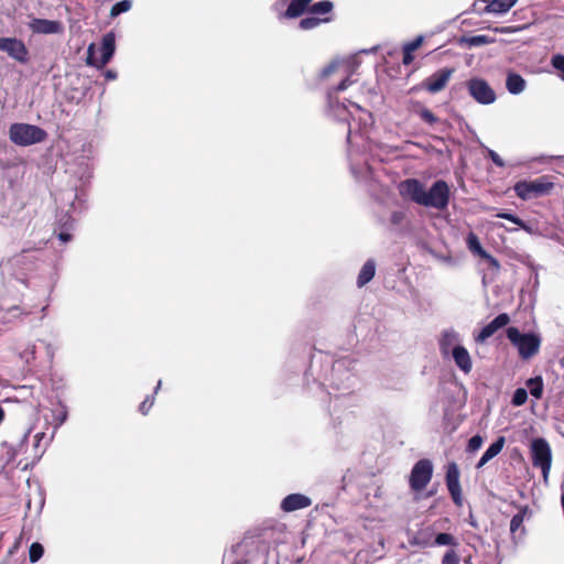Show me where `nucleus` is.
<instances>
[{
	"instance_id": "obj_1",
	"label": "nucleus",
	"mask_w": 564,
	"mask_h": 564,
	"mask_svg": "<svg viewBox=\"0 0 564 564\" xmlns=\"http://www.w3.org/2000/svg\"><path fill=\"white\" fill-rule=\"evenodd\" d=\"M355 69L356 64L352 57H336L319 73V79L335 77L339 80L336 86L327 90V102L329 110L338 120L348 122L347 141L350 145L354 144L357 133L367 135L373 123L372 115L369 111L351 101L340 102L337 98V94L351 84L350 77Z\"/></svg>"
},
{
	"instance_id": "obj_2",
	"label": "nucleus",
	"mask_w": 564,
	"mask_h": 564,
	"mask_svg": "<svg viewBox=\"0 0 564 564\" xmlns=\"http://www.w3.org/2000/svg\"><path fill=\"white\" fill-rule=\"evenodd\" d=\"M398 192L402 198L426 208L444 210L449 203V186L443 180L434 182L426 191L417 178H406L399 183Z\"/></svg>"
},
{
	"instance_id": "obj_3",
	"label": "nucleus",
	"mask_w": 564,
	"mask_h": 564,
	"mask_svg": "<svg viewBox=\"0 0 564 564\" xmlns=\"http://www.w3.org/2000/svg\"><path fill=\"white\" fill-rule=\"evenodd\" d=\"M507 337L518 349L519 356L522 359H530L539 352L541 337L536 334H522L517 327H509L507 329Z\"/></svg>"
},
{
	"instance_id": "obj_4",
	"label": "nucleus",
	"mask_w": 564,
	"mask_h": 564,
	"mask_svg": "<svg viewBox=\"0 0 564 564\" xmlns=\"http://www.w3.org/2000/svg\"><path fill=\"white\" fill-rule=\"evenodd\" d=\"M10 140L17 145H31L44 141L47 137L45 130L28 123H13L9 129Z\"/></svg>"
},
{
	"instance_id": "obj_5",
	"label": "nucleus",
	"mask_w": 564,
	"mask_h": 564,
	"mask_svg": "<svg viewBox=\"0 0 564 564\" xmlns=\"http://www.w3.org/2000/svg\"><path fill=\"white\" fill-rule=\"evenodd\" d=\"M531 456L533 466L541 469L546 481L552 463V452L549 443L544 438L533 440L531 443Z\"/></svg>"
},
{
	"instance_id": "obj_6",
	"label": "nucleus",
	"mask_w": 564,
	"mask_h": 564,
	"mask_svg": "<svg viewBox=\"0 0 564 564\" xmlns=\"http://www.w3.org/2000/svg\"><path fill=\"white\" fill-rule=\"evenodd\" d=\"M433 464L427 458L417 460L412 467L409 485L413 491L423 490L432 479L433 476Z\"/></svg>"
},
{
	"instance_id": "obj_7",
	"label": "nucleus",
	"mask_w": 564,
	"mask_h": 564,
	"mask_svg": "<svg viewBox=\"0 0 564 564\" xmlns=\"http://www.w3.org/2000/svg\"><path fill=\"white\" fill-rule=\"evenodd\" d=\"M116 50V37L112 32H109L102 36L101 47H100V58L99 61L95 59V44H90L87 50V58L86 63L91 66H97L101 68L106 66L111 57L115 54Z\"/></svg>"
},
{
	"instance_id": "obj_8",
	"label": "nucleus",
	"mask_w": 564,
	"mask_h": 564,
	"mask_svg": "<svg viewBox=\"0 0 564 564\" xmlns=\"http://www.w3.org/2000/svg\"><path fill=\"white\" fill-rule=\"evenodd\" d=\"M468 94L480 105H491L497 96L492 87L482 78L473 77L466 82Z\"/></svg>"
},
{
	"instance_id": "obj_9",
	"label": "nucleus",
	"mask_w": 564,
	"mask_h": 564,
	"mask_svg": "<svg viewBox=\"0 0 564 564\" xmlns=\"http://www.w3.org/2000/svg\"><path fill=\"white\" fill-rule=\"evenodd\" d=\"M552 186V183L539 178L534 181H520L516 183L513 188L518 197L528 200L549 193Z\"/></svg>"
},
{
	"instance_id": "obj_10",
	"label": "nucleus",
	"mask_w": 564,
	"mask_h": 564,
	"mask_svg": "<svg viewBox=\"0 0 564 564\" xmlns=\"http://www.w3.org/2000/svg\"><path fill=\"white\" fill-rule=\"evenodd\" d=\"M0 50L21 64L29 62V50L23 41L17 37H0Z\"/></svg>"
},
{
	"instance_id": "obj_11",
	"label": "nucleus",
	"mask_w": 564,
	"mask_h": 564,
	"mask_svg": "<svg viewBox=\"0 0 564 564\" xmlns=\"http://www.w3.org/2000/svg\"><path fill=\"white\" fill-rule=\"evenodd\" d=\"M517 1L518 0H476L473 4V10L478 14H503L507 13Z\"/></svg>"
},
{
	"instance_id": "obj_12",
	"label": "nucleus",
	"mask_w": 564,
	"mask_h": 564,
	"mask_svg": "<svg viewBox=\"0 0 564 564\" xmlns=\"http://www.w3.org/2000/svg\"><path fill=\"white\" fill-rule=\"evenodd\" d=\"M459 477L460 473L457 464L449 463L446 466L445 482L454 503L458 507L463 505V494Z\"/></svg>"
},
{
	"instance_id": "obj_13",
	"label": "nucleus",
	"mask_w": 564,
	"mask_h": 564,
	"mask_svg": "<svg viewBox=\"0 0 564 564\" xmlns=\"http://www.w3.org/2000/svg\"><path fill=\"white\" fill-rule=\"evenodd\" d=\"M453 72L454 70L451 68L440 69L425 79L423 84L424 88L431 94L443 90L452 77Z\"/></svg>"
},
{
	"instance_id": "obj_14",
	"label": "nucleus",
	"mask_w": 564,
	"mask_h": 564,
	"mask_svg": "<svg viewBox=\"0 0 564 564\" xmlns=\"http://www.w3.org/2000/svg\"><path fill=\"white\" fill-rule=\"evenodd\" d=\"M510 322V317L507 313H501L495 317L489 324L481 328L478 335L475 337L477 343H484L491 337L498 329L507 326Z\"/></svg>"
},
{
	"instance_id": "obj_15",
	"label": "nucleus",
	"mask_w": 564,
	"mask_h": 564,
	"mask_svg": "<svg viewBox=\"0 0 564 564\" xmlns=\"http://www.w3.org/2000/svg\"><path fill=\"white\" fill-rule=\"evenodd\" d=\"M456 347H462L460 337L454 329H445L440 338V350L444 357H447Z\"/></svg>"
},
{
	"instance_id": "obj_16",
	"label": "nucleus",
	"mask_w": 564,
	"mask_h": 564,
	"mask_svg": "<svg viewBox=\"0 0 564 564\" xmlns=\"http://www.w3.org/2000/svg\"><path fill=\"white\" fill-rule=\"evenodd\" d=\"M468 249L479 256L480 258L487 260L489 264L495 269H499V262L496 258L489 254L480 245L478 237L474 232H469L466 239Z\"/></svg>"
},
{
	"instance_id": "obj_17",
	"label": "nucleus",
	"mask_w": 564,
	"mask_h": 564,
	"mask_svg": "<svg viewBox=\"0 0 564 564\" xmlns=\"http://www.w3.org/2000/svg\"><path fill=\"white\" fill-rule=\"evenodd\" d=\"M30 28L34 33L39 34H56L63 31V25L59 21L34 19L30 23Z\"/></svg>"
},
{
	"instance_id": "obj_18",
	"label": "nucleus",
	"mask_w": 564,
	"mask_h": 564,
	"mask_svg": "<svg viewBox=\"0 0 564 564\" xmlns=\"http://www.w3.org/2000/svg\"><path fill=\"white\" fill-rule=\"evenodd\" d=\"M312 501L308 497L302 494H291L286 496L281 502V509L285 512L304 509L311 506Z\"/></svg>"
},
{
	"instance_id": "obj_19",
	"label": "nucleus",
	"mask_w": 564,
	"mask_h": 564,
	"mask_svg": "<svg viewBox=\"0 0 564 564\" xmlns=\"http://www.w3.org/2000/svg\"><path fill=\"white\" fill-rule=\"evenodd\" d=\"M456 366L464 372L469 373L473 368V362L469 352L465 347H456L453 352H451Z\"/></svg>"
},
{
	"instance_id": "obj_20",
	"label": "nucleus",
	"mask_w": 564,
	"mask_h": 564,
	"mask_svg": "<svg viewBox=\"0 0 564 564\" xmlns=\"http://www.w3.org/2000/svg\"><path fill=\"white\" fill-rule=\"evenodd\" d=\"M505 442H506V440L503 436L498 437L496 440V442H494L482 454L481 458L479 459V462L476 465V468L479 469V468L484 467L489 460H491L494 457H496L502 451V448L505 446Z\"/></svg>"
},
{
	"instance_id": "obj_21",
	"label": "nucleus",
	"mask_w": 564,
	"mask_h": 564,
	"mask_svg": "<svg viewBox=\"0 0 564 564\" xmlns=\"http://www.w3.org/2000/svg\"><path fill=\"white\" fill-rule=\"evenodd\" d=\"M527 87L525 79L517 74L509 73L506 78V88L511 95H519L524 91Z\"/></svg>"
},
{
	"instance_id": "obj_22",
	"label": "nucleus",
	"mask_w": 564,
	"mask_h": 564,
	"mask_svg": "<svg viewBox=\"0 0 564 564\" xmlns=\"http://www.w3.org/2000/svg\"><path fill=\"white\" fill-rule=\"evenodd\" d=\"M376 273V262L372 259H369L365 262V264L361 267L359 274L357 276V285L359 288L365 286L367 283H369Z\"/></svg>"
},
{
	"instance_id": "obj_23",
	"label": "nucleus",
	"mask_w": 564,
	"mask_h": 564,
	"mask_svg": "<svg viewBox=\"0 0 564 564\" xmlns=\"http://www.w3.org/2000/svg\"><path fill=\"white\" fill-rule=\"evenodd\" d=\"M311 1L312 0H292L283 13V17L286 19H295L301 17L306 11Z\"/></svg>"
},
{
	"instance_id": "obj_24",
	"label": "nucleus",
	"mask_w": 564,
	"mask_h": 564,
	"mask_svg": "<svg viewBox=\"0 0 564 564\" xmlns=\"http://www.w3.org/2000/svg\"><path fill=\"white\" fill-rule=\"evenodd\" d=\"M525 384L532 397H534L535 399L542 398L543 380L541 377L530 378Z\"/></svg>"
},
{
	"instance_id": "obj_25",
	"label": "nucleus",
	"mask_w": 564,
	"mask_h": 564,
	"mask_svg": "<svg viewBox=\"0 0 564 564\" xmlns=\"http://www.w3.org/2000/svg\"><path fill=\"white\" fill-rule=\"evenodd\" d=\"M334 4L329 0L319 1V24L328 23L333 21V11Z\"/></svg>"
},
{
	"instance_id": "obj_26",
	"label": "nucleus",
	"mask_w": 564,
	"mask_h": 564,
	"mask_svg": "<svg viewBox=\"0 0 564 564\" xmlns=\"http://www.w3.org/2000/svg\"><path fill=\"white\" fill-rule=\"evenodd\" d=\"M528 512V508H522L517 514H514L510 521V532L512 534H516L518 530L521 529L522 532H524V529L522 527V523L524 521V517Z\"/></svg>"
},
{
	"instance_id": "obj_27",
	"label": "nucleus",
	"mask_w": 564,
	"mask_h": 564,
	"mask_svg": "<svg viewBox=\"0 0 564 564\" xmlns=\"http://www.w3.org/2000/svg\"><path fill=\"white\" fill-rule=\"evenodd\" d=\"M465 42L470 47H473V46H482V45H487V44L494 43L495 42V37L489 36V35H485V34H479V35H474V36H469V37L465 39Z\"/></svg>"
},
{
	"instance_id": "obj_28",
	"label": "nucleus",
	"mask_w": 564,
	"mask_h": 564,
	"mask_svg": "<svg viewBox=\"0 0 564 564\" xmlns=\"http://www.w3.org/2000/svg\"><path fill=\"white\" fill-rule=\"evenodd\" d=\"M458 544V540L451 533H438L433 542V545L437 546L449 545L456 547Z\"/></svg>"
},
{
	"instance_id": "obj_29",
	"label": "nucleus",
	"mask_w": 564,
	"mask_h": 564,
	"mask_svg": "<svg viewBox=\"0 0 564 564\" xmlns=\"http://www.w3.org/2000/svg\"><path fill=\"white\" fill-rule=\"evenodd\" d=\"M44 553V547L41 543L34 542L31 544L29 550V557L31 563L37 562Z\"/></svg>"
},
{
	"instance_id": "obj_30",
	"label": "nucleus",
	"mask_w": 564,
	"mask_h": 564,
	"mask_svg": "<svg viewBox=\"0 0 564 564\" xmlns=\"http://www.w3.org/2000/svg\"><path fill=\"white\" fill-rule=\"evenodd\" d=\"M132 3L130 0H121L117 3H115L110 10L111 17H117L123 12H127L130 10Z\"/></svg>"
},
{
	"instance_id": "obj_31",
	"label": "nucleus",
	"mask_w": 564,
	"mask_h": 564,
	"mask_svg": "<svg viewBox=\"0 0 564 564\" xmlns=\"http://www.w3.org/2000/svg\"><path fill=\"white\" fill-rule=\"evenodd\" d=\"M527 400H528L527 390L524 388H518L512 395L511 403L514 406H521L527 402Z\"/></svg>"
},
{
	"instance_id": "obj_32",
	"label": "nucleus",
	"mask_w": 564,
	"mask_h": 564,
	"mask_svg": "<svg viewBox=\"0 0 564 564\" xmlns=\"http://www.w3.org/2000/svg\"><path fill=\"white\" fill-rule=\"evenodd\" d=\"M497 217L502 218V219H507V220L518 225L519 227L528 230V226L523 223V220H521L519 217H517L513 214H510V213H499V214H497Z\"/></svg>"
},
{
	"instance_id": "obj_33",
	"label": "nucleus",
	"mask_w": 564,
	"mask_h": 564,
	"mask_svg": "<svg viewBox=\"0 0 564 564\" xmlns=\"http://www.w3.org/2000/svg\"><path fill=\"white\" fill-rule=\"evenodd\" d=\"M459 555L454 549H449L446 551L442 558V564H458Z\"/></svg>"
},
{
	"instance_id": "obj_34",
	"label": "nucleus",
	"mask_w": 564,
	"mask_h": 564,
	"mask_svg": "<svg viewBox=\"0 0 564 564\" xmlns=\"http://www.w3.org/2000/svg\"><path fill=\"white\" fill-rule=\"evenodd\" d=\"M551 63L552 66L561 73L560 77L564 80V56L556 54L552 57Z\"/></svg>"
},
{
	"instance_id": "obj_35",
	"label": "nucleus",
	"mask_w": 564,
	"mask_h": 564,
	"mask_svg": "<svg viewBox=\"0 0 564 564\" xmlns=\"http://www.w3.org/2000/svg\"><path fill=\"white\" fill-rule=\"evenodd\" d=\"M482 437L480 435H474L468 441L467 451L468 452H476L478 451L482 445Z\"/></svg>"
},
{
	"instance_id": "obj_36",
	"label": "nucleus",
	"mask_w": 564,
	"mask_h": 564,
	"mask_svg": "<svg viewBox=\"0 0 564 564\" xmlns=\"http://www.w3.org/2000/svg\"><path fill=\"white\" fill-rule=\"evenodd\" d=\"M154 404V395H148L140 404L139 406V411L143 414V415H147L150 411V409L152 408V405Z\"/></svg>"
},
{
	"instance_id": "obj_37",
	"label": "nucleus",
	"mask_w": 564,
	"mask_h": 564,
	"mask_svg": "<svg viewBox=\"0 0 564 564\" xmlns=\"http://www.w3.org/2000/svg\"><path fill=\"white\" fill-rule=\"evenodd\" d=\"M420 117L422 120H424L429 124H434L438 121V119L434 116V113L426 108H424L420 111Z\"/></svg>"
},
{
	"instance_id": "obj_38",
	"label": "nucleus",
	"mask_w": 564,
	"mask_h": 564,
	"mask_svg": "<svg viewBox=\"0 0 564 564\" xmlns=\"http://www.w3.org/2000/svg\"><path fill=\"white\" fill-rule=\"evenodd\" d=\"M317 26V18L316 17H310L302 19L300 21V28L303 30H310Z\"/></svg>"
},
{
	"instance_id": "obj_39",
	"label": "nucleus",
	"mask_w": 564,
	"mask_h": 564,
	"mask_svg": "<svg viewBox=\"0 0 564 564\" xmlns=\"http://www.w3.org/2000/svg\"><path fill=\"white\" fill-rule=\"evenodd\" d=\"M423 41H424V36L423 35H419L413 41L405 43L403 45V47L406 48L410 52H414L415 50H417L422 45Z\"/></svg>"
},
{
	"instance_id": "obj_40",
	"label": "nucleus",
	"mask_w": 564,
	"mask_h": 564,
	"mask_svg": "<svg viewBox=\"0 0 564 564\" xmlns=\"http://www.w3.org/2000/svg\"><path fill=\"white\" fill-rule=\"evenodd\" d=\"M404 218H405L404 212H402V210H394L390 215V223L393 226H399V225H401L403 223Z\"/></svg>"
},
{
	"instance_id": "obj_41",
	"label": "nucleus",
	"mask_w": 564,
	"mask_h": 564,
	"mask_svg": "<svg viewBox=\"0 0 564 564\" xmlns=\"http://www.w3.org/2000/svg\"><path fill=\"white\" fill-rule=\"evenodd\" d=\"M519 30H520V28H518V26H500V28L494 29V31L496 33H500V34H510V33L518 32Z\"/></svg>"
},
{
	"instance_id": "obj_42",
	"label": "nucleus",
	"mask_w": 564,
	"mask_h": 564,
	"mask_svg": "<svg viewBox=\"0 0 564 564\" xmlns=\"http://www.w3.org/2000/svg\"><path fill=\"white\" fill-rule=\"evenodd\" d=\"M488 154H489V158L492 160V162H494L497 166H500V167L505 166V162H503V160L500 158V155H499L497 152H495V151H492V150H489V153H488Z\"/></svg>"
},
{
	"instance_id": "obj_43",
	"label": "nucleus",
	"mask_w": 564,
	"mask_h": 564,
	"mask_svg": "<svg viewBox=\"0 0 564 564\" xmlns=\"http://www.w3.org/2000/svg\"><path fill=\"white\" fill-rule=\"evenodd\" d=\"M413 58H414L413 52H410L403 47V59H402L403 64L410 65L413 62Z\"/></svg>"
},
{
	"instance_id": "obj_44",
	"label": "nucleus",
	"mask_w": 564,
	"mask_h": 564,
	"mask_svg": "<svg viewBox=\"0 0 564 564\" xmlns=\"http://www.w3.org/2000/svg\"><path fill=\"white\" fill-rule=\"evenodd\" d=\"M58 238L63 241V242H67L72 239V235L68 234V232H61L58 235Z\"/></svg>"
},
{
	"instance_id": "obj_45",
	"label": "nucleus",
	"mask_w": 564,
	"mask_h": 564,
	"mask_svg": "<svg viewBox=\"0 0 564 564\" xmlns=\"http://www.w3.org/2000/svg\"><path fill=\"white\" fill-rule=\"evenodd\" d=\"M345 366V361L344 360H339V361H336L333 366V370L334 371H339L340 369H343Z\"/></svg>"
},
{
	"instance_id": "obj_46",
	"label": "nucleus",
	"mask_w": 564,
	"mask_h": 564,
	"mask_svg": "<svg viewBox=\"0 0 564 564\" xmlns=\"http://www.w3.org/2000/svg\"><path fill=\"white\" fill-rule=\"evenodd\" d=\"M105 75H106L107 79H115L117 77L116 72H113L111 69H108Z\"/></svg>"
},
{
	"instance_id": "obj_47",
	"label": "nucleus",
	"mask_w": 564,
	"mask_h": 564,
	"mask_svg": "<svg viewBox=\"0 0 564 564\" xmlns=\"http://www.w3.org/2000/svg\"><path fill=\"white\" fill-rule=\"evenodd\" d=\"M44 437V433H36L35 436H34V440H35V446H39L40 445V442L43 440Z\"/></svg>"
},
{
	"instance_id": "obj_48",
	"label": "nucleus",
	"mask_w": 564,
	"mask_h": 564,
	"mask_svg": "<svg viewBox=\"0 0 564 564\" xmlns=\"http://www.w3.org/2000/svg\"><path fill=\"white\" fill-rule=\"evenodd\" d=\"M351 172L356 175V177H360L362 175V171H357L354 165H351Z\"/></svg>"
},
{
	"instance_id": "obj_49",
	"label": "nucleus",
	"mask_w": 564,
	"mask_h": 564,
	"mask_svg": "<svg viewBox=\"0 0 564 564\" xmlns=\"http://www.w3.org/2000/svg\"><path fill=\"white\" fill-rule=\"evenodd\" d=\"M246 543H247V539H243L240 543H238L237 545L234 546V551H236L237 549H240Z\"/></svg>"
},
{
	"instance_id": "obj_50",
	"label": "nucleus",
	"mask_w": 564,
	"mask_h": 564,
	"mask_svg": "<svg viewBox=\"0 0 564 564\" xmlns=\"http://www.w3.org/2000/svg\"><path fill=\"white\" fill-rule=\"evenodd\" d=\"M4 419V410L0 406V424L2 423Z\"/></svg>"
},
{
	"instance_id": "obj_51",
	"label": "nucleus",
	"mask_w": 564,
	"mask_h": 564,
	"mask_svg": "<svg viewBox=\"0 0 564 564\" xmlns=\"http://www.w3.org/2000/svg\"><path fill=\"white\" fill-rule=\"evenodd\" d=\"M311 12L314 13V12H317V3L313 4L311 7Z\"/></svg>"
},
{
	"instance_id": "obj_52",
	"label": "nucleus",
	"mask_w": 564,
	"mask_h": 564,
	"mask_svg": "<svg viewBox=\"0 0 564 564\" xmlns=\"http://www.w3.org/2000/svg\"><path fill=\"white\" fill-rule=\"evenodd\" d=\"M464 563H465V564H471V557H470V556L466 557V558L464 560Z\"/></svg>"
},
{
	"instance_id": "obj_53",
	"label": "nucleus",
	"mask_w": 564,
	"mask_h": 564,
	"mask_svg": "<svg viewBox=\"0 0 564 564\" xmlns=\"http://www.w3.org/2000/svg\"><path fill=\"white\" fill-rule=\"evenodd\" d=\"M160 387H161V381L158 382L156 388H155V392L160 389Z\"/></svg>"
}]
</instances>
